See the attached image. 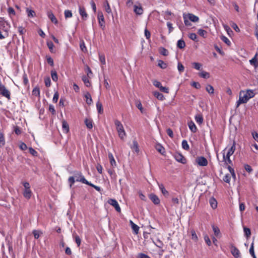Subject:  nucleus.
I'll return each mask as SVG.
<instances>
[{
  "mask_svg": "<svg viewBox=\"0 0 258 258\" xmlns=\"http://www.w3.org/2000/svg\"><path fill=\"white\" fill-rule=\"evenodd\" d=\"M204 240L205 241V242L206 243V244L209 245V246H210L212 244L211 243V241L210 239V238L209 237V236H208V235H205L204 236Z\"/></svg>",
  "mask_w": 258,
  "mask_h": 258,
  "instance_id": "62",
  "label": "nucleus"
},
{
  "mask_svg": "<svg viewBox=\"0 0 258 258\" xmlns=\"http://www.w3.org/2000/svg\"><path fill=\"white\" fill-rule=\"evenodd\" d=\"M23 195L24 197L25 198L27 199V200L30 199L31 198L32 195V192L31 189L30 188L24 189L23 192Z\"/></svg>",
  "mask_w": 258,
  "mask_h": 258,
  "instance_id": "14",
  "label": "nucleus"
},
{
  "mask_svg": "<svg viewBox=\"0 0 258 258\" xmlns=\"http://www.w3.org/2000/svg\"><path fill=\"white\" fill-rule=\"evenodd\" d=\"M186 16L187 17L189 21L193 22H197L199 20V18L198 16L191 13L187 14L186 15Z\"/></svg>",
  "mask_w": 258,
  "mask_h": 258,
  "instance_id": "17",
  "label": "nucleus"
},
{
  "mask_svg": "<svg viewBox=\"0 0 258 258\" xmlns=\"http://www.w3.org/2000/svg\"><path fill=\"white\" fill-rule=\"evenodd\" d=\"M221 39L226 44H227L229 46L230 45L231 42L227 37H226V36H222L221 37Z\"/></svg>",
  "mask_w": 258,
  "mask_h": 258,
  "instance_id": "57",
  "label": "nucleus"
},
{
  "mask_svg": "<svg viewBox=\"0 0 258 258\" xmlns=\"http://www.w3.org/2000/svg\"><path fill=\"white\" fill-rule=\"evenodd\" d=\"M26 13L27 14V16L29 18L34 17L36 15L35 11L29 8L26 9Z\"/></svg>",
  "mask_w": 258,
  "mask_h": 258,
  "instance_id": "29",
  "label": "nucleus"
},
{
  "mask_svg": "<svg viewBox=\"0 0 258 258\" xmlns=\"http://www.w3.org/2000/svg\"><path fill=\"white\" fill-rule=\"evenodd\" d=\"M199 76L204 79H208L210 77V74L209 73L205 71H202L200 74Z\"/></svg>",
  "mask_w": 258,
  "mask_h": 258,
  "instance_id": "44",
  "label": "nucleus"
},
{
  "mask_svg": "<svg viewBox=\"0 0 258 258\" xmlns=\"http://www.w3.org/2000/svg\"><path fill=\"white\" fill-rule=\"evenodd\" d=\"M158 66L161 69H165L167 67V64L162 60H159L158 61Z\"/></svg>",
  "mask_w": 258,
  "mask_h": 258,
  "instance_id": "36",
  "label": "nucleus"
},
{
  "mask_svg": "<svg viewBox=\"0 0 258 258\" xmlns=\"http://www.w3.org/2000/svg\"><path fill=\"white\" fill-rule=\"evenodd\" d=\"M74 177H75V179L76 178V181L81 182L86 184H88V181L85 179L84 175L81 172L76 171H74Z\"/></svg>",
  "mask_w": 258,
  "mask_h": 258,
  "instance_id": "4",
  "label": "nucleus"
},
{
  "mask_svg": "<svg viewBox=\"0 0 258 258\" xmlns=\"http://www.w3.org/2000/svg\"><path fill=\"white\" fill-rule=\"evenodd\" d=\"M177 46L179 48L182 49L185 46V42L182 39H179L177 41Z\"/></svg>",
  "mask_w": 258,
  "mask_h": 258,
  "instance_id": "40",
  "label": "nucleus"
},
{
  "mask_svg": "<svg viewBox=\"0 0 258 258\" xmlns=\"http://www.w3.org/2000/svg\"><path fill=\"white\" fill-rule=\"evenodd\" d=\"M130 223H131V226H132V228L133 229V230H134V231L135 232V233L136 234H137L139 232V227L136 225V224H135L132 221H130Z\"/></svg>",
  "mask_w": 258,
  "mask_h": 258,
  "instance_id": "34",
  "label": "nucleus"
},
{
  "mask_svg": "<svg viewBox=\"0 0 258 258\" xmlns=\"http://www.w3.org/2000/svg\"><path fill=\"white\" fill-rule=\"evenodd\" d=\"M85 123L87 127L89 129H92L93 127V121L91 119L86 118L85 120Z\"/></svg>",
  "mask_w": 258,
  "mask_h": 258,
  "instance_id": "27",
  "label": "nucleus"
},
{
  "mask_svg": "<svg viewBox=\"0 0 258 258\" xmlns=\"http://www.w3.org/2000/svg\"><path fill=\"white\" fill-rule=\"evenodd\" d=\"M131 149L133 151H135L137 153L139 152V145L137 141L134 140L133 141V145L131 146Z\"/></svg>",
  "mask_w": 258,
  "mask_h": 258,
  "instance_id": "19",
  "label": "nucleus"
},
{
  "mask_svg": "<svg viewBox=\"0 0 258 258\" xmlns=\"http://www.w3.org/2000/svg\"><path fill=\"white\" fill-rule=\"evenodd\" d=\"M249 253L253 258H256V256L254 252V246L253 242L250 245V247L249 248Z\"/></svg>",
  "mask_w": 258,
  "mask_h": 258,
  "instance_id": "49",
  "label": "nucleus"
},
{
  "mask_svg": "<svg viewBox=\"0 0 258 258\" xmlns=\"http://www.w3.org/2000/svg\"><path fill=\"white\" fill-rule=\"evenodd\" d=\"M96 108L98 113L102 114L103 113V107L102 103L99 102V101H97L96 103Z\"/></svg>",
  "mask_w": 258,
  "mask_h": 258,
  "instance_id": "35",
  "label": "nucleus"
},
{
  "mask_svg": "<svg viewBox=\"0 0 258 258\" xmlns=\"http://www.w3.org/2000/svg\"><path fill=\"white\" fill-rule=\"evenodd\" d=\"M104 8L106 12L108 14H111L112 13L110 6L107 2L104 5Z\"/></svg>",
  "mask_w": 258,
  "mask_h": 258,
  "instance_id": "50",
  "label": "nucleus"
},
{
  "mask_svg": "<svg viewBox=\"0 0 258 258\" xmlns=\"http://www.w3.org/2000/svg\"><path fill=\"white\" fill-rule=\"evenodd\" d=\"M230 248L231 252L235 258H241L239 250L233 244H230Z\"/></svg>",
  "mask_w": 258,
  "mask_h": 258,
  "instance_id": "7",
  "label": "nucleus"
},
{
  "mask_svg": "<svg viewBox=\"0 0 258 258\" xmlns=\"http://www.w3.org/2000/svg\"><path fill=\"white\" fill-rule=\"evenodd\" d=\"M212 228L215 236L218 237L219 235H220V230L217 226L213 224L212 225Z\"/></svg>",
  "mask_w": 258,
  "mask_h": 258,
  "instance_id": "26",
  "label": "nucleus"
},
{
  "mask_svg": "<svg viewBox=\"0 0 258 258\" xmlns=\"http://www.w3.org/2000/svg\"><path fill=\"white\" fill-rule=\"evenodd\" d=\"M47 63L51 67L54 66L53 59L49 55L46 56Z\"/></svg>",
  "mask_w": 258,
  "mask_h": 258,
  "instance_id": "48",
  "label": "nucleus"
},
{
  "mask_svg": "<svg viewBox=\"0 0 258 258\" xmlns=\"http://www.w3.org/2000/svg\"><path fill=\"white\" fill-rule=\"evenodd\" d=\"M8 13L10 17L14 16L16 15V12L14 10V9L12 7H9L8 9Z\"/></svg>",
  "mask_w": 258,
  "mask_h": 258,
  "instance_id": "45",
  "label": "nucleus"
},
{
  "mask_svg": "<svg viewBox=\"0 0 258 258\" xmlns=\"http://www.w3.org/2000/svg\"><path fill=\"white\" fill-rule=\"evenodd\" d=\"M108 158L110 160V163L111 166H116V162L115 161V159L113 157V156L111 153H108Z\"/></svg>",
  "mask_w": 258,
  "mask_h": 258,
  "instance_id": "33",
  "label": "nucleus"
},
{
  "mask_svg": "<svg viewBox=\"0 0 258 258\" xmlns=\"http://www.w3.org/2000/svg\"><path fill=\"white\" fill-rule=\"evenodd\" d=\"M188 37L192 40H194L195 41H198L197 39V36L196 33H189L188 35Z\"/></svg>",
  "mask_w": 258,
  "mask_h": 258,
  "instance_id": "53",
  "label": "nucleus"
},
{
  "mask_svg": "<svg viewBox=\"0 0 258 258\" xmlns=\"http://www.w3.org/2000/svg\"><path fill=\"white\" fill-rule=\"evenodd\" d=\"M177 69L180 74L183 72L184 67V66L179 62H178L177 64Z\"/></svg>",
  "mask_w": 258,
  "mask_h": 258,
  "instance_id": "56",
  "label": "nucleus"
},
{
  "mask_svg": "<svg viewBox=\"0 0 258 258\" xmlns=\"http://www.w3.org/2000/svg\"><path fill=\"white\" fill-rule=\"evenodd\" d=\"M108 203L110 205L114 207L117 212H120V211H121L120 207L116 200L110 199L108 200Z\"/></svg>",
  "mask_w": 258,
  "mask_h": 258,
  "instance_id": "9",
  "label": "nucleus"
},
{
  "mask_svg": "<svg viewBox=\"0 0 258 258\" xmlns=\"http://www.w3.org/2000/svg\"><path fill=\"white\" fill-rule=\"evenodd\" d=\"M114 124L116 126V131L117 132L119 137L121 140H123L126 136V133L124 130L123 125L120 121L117 119L114 120Z\"/></svg>",
  "mask_w": 258,
  "mask_h": 258,
  "instance_id": "3",
  "label": "nucleus"
},
{
  "mask_svg": "<svg viewBox=\"0 0 258 258\" xmlns=\"http://www.w3.org/2000/svg\"><path fill=\"white\" fill-rule=\"evenodd\" d=\"M188 126L191 132L195 133L197 131V126L193 121H190V122H189L188 123Z\"/></svg>",
  "mask_w": 258,
  "mask_h": 258,
  "instance_id": "22",
  "label": "nucleus"
},
{
  "mask_svg": "<svg viewBox=\"0 0 258 258\" xmlns=\"http://www.w3.org/2000/svg\"><path fill=\"white\" fill-rule=\"evenodd\" d=\"M84 97L86 98L87 104L90 105L92 103V99L90 93L88 92H86L84 95Z\"/></svg>",
  "mask_w": 258,
  "mask_h": 258,
  "instance_id": "23",
  "label": "nucleus"
},
{
  "mask_svg": "<svg viewBox=\"0 0 258 258\" xmlns=\"http://www.w3.org/2000/svg\"><path fill=\"white\" fill-rule=\"evenodd\" d=\"M206 91L210 94H213L214 92V89L211 85H207L206 87Z\"/></svg>",
  "mask_w": 258,
  "mask_h": 258,
  "instance_id": "37",
  "label": "nucleus"
},
{
  "mask_svg": "<svg viewBox=\"0 0 258 258\" xmlns=\"http://www.w3.org/2000/svg\"><path fill=\"white\" fill-rule=\"evenodd\" d=\"M29 153L32 155L33 156H37L38 155V153L36 151H35L33 148H32V147H29Z\"/></svg>",
  "mask_w": 258,
  "mask_h": 258,
  "instance_id": "58",
  "label": "nucleus"
},
{
  "mask_svg": "<svg viewBox=\"0 0 258 258\" xmlns=\"http://www.w3.org/2000/svg\"><path fill=\"white\" fill-rule=\"evenodd\" d=\"M134 11L135 13L137 15H142L143 13V10L141 7H139L138 6H134Z\"/></svg>",
  "mask_w": 258,
  "mask_h": 258,
  "instance_id": "24",
  "label": "nucleus"
},
{
  "mask_svg": "<svg viewBox=\"0 0 258 258\" xmlns=\"http://www.w3.org/2000/svg\"><path fill=\"white\" fill-rule=\"evenodd\" d=\"M153 85H154L155 87H156L158 88L159 89H160V88L162 87V84H161V83L159 81H157V80H154V81L153 82Z\"/></svg>",
  "mask_w": 258,
  "mask_h": 258,
  "instance_id": "64",
  "label": "nucleus"
},
{
  "mask_svg": "<svg viewBox=\"0 0 258 258\" xmlns=\"http://www.w3.org/2000/svg\"><path fill=\"white\" fill-rule=\"evenodd\" d=\"M62 127L63 133H68L69 132V125L68 122L63 120L62 121Z\"/></svg>",
  "mask_w": 258,
  "mask_h": 258,
  "instance_id": "21",
  "label": "nucleus"
},
{
  "mask_svg": "<svg viewBox=\"0 0 258 258\" xmlns=\"http://www.w3.org/2000/svg\"><path fill=\"white\" fill-rule=\"evenodd\" d=\"M190 233L191 239L195 242L198 241L199 239L195 230L194 229L191 230Z\"/></svg>",
  "mask_w": 258,
  "mask_h": 258,
  "instance_id": "32",
  "label": "nucleus"
},
{
  "mask_svg": "<svg viewBox=\"0 0 258 258\" xmlns=\"http://www.w3.org/2000/svg\"><path fill=\"white\" fill-rule=\"evenodd\" d=\"M73 238L75 240L76 244H77L78 247H79L81 243V239L80 238L79 236H78V235H77L76 234H73Z\"/></svg>",
  "mask_w": 258,
  "mask_h": 258,
  "instance_id": "28",
  "label": "nucleus"
},
{
  "mask_svg": "<svg viewBox=\"0 0 258 258\" xmlns=\"http://www.w3.org/2000/svg\"><path fill=\"white\" fill-rule=\"evenodd\" d=\"M156 150L162 155H164L165 153V148L160 144H156L155 146Z\"/></svg>",
  "mask_w": 258,
  "mask_h": 258,
  "instance_id": "20",
  "label": "nucleus"
},
{
  "mask_svg": "<svg viewBox=\"0 0 258 258\" xmlns=\"http://www.w3.org/2000/svg\"><path fill=\"white\" fill-rule=\"evenodd\" d=\"M210 204L213 209H216L217 207V202L214 198H211L210 200Z\"/></svg>",
  "mask_w": 258,
  "mask_h": 258,
  "instance_id": "38",
  "label": "nucleus"
},
{
  "mask_svg": "<svg viewBox=\"0 0 258 258\" xmlns=\"http://www.w3.org/2000/svg\"><path fill=\"white\" fill-rule=\"evenodd\" d=\"M0 94L8 99H10V92L2 84H0Z\"/></svg>",
  "mask_w": 258,
  "mask_h": 258,
  "instance_id": "5",
  "label": "nucleus"
},
{
  "mask_svg": "<svg viewBox=\"0 0 258 258\" xmlns=\"http://www.w3.org/2000/svg\"><path fill=\"white\" fill-rule=\"evenodd\" d=\"M47 45L48 48L49 49L50 52H53V47H54L53 43L51 41L48 42H47Z\"/></svg>",
  "mask_w": 258,
  "mask_h": 258,
  "instance_id": "63",
  "label": "nucleus"
},
{
  "mask_svg": "<svg viewBox=\"0 0 258 258\" xmlns=\"http://www.w3.org/2000/svg\"><path fill=\"white\" fill-rule=\"evenodd\" d=\"M192 65L197 70H200L202 66V64L199 62H192Z\"/></svg>",
  "mask_w": 258,
  "mask_h": 258,
  "instance_id": "51",
  "label": "nucleus"
},
{
  "mask_svg": "<svg viewBox=\"0 0 258 258\" xmlns=\"http://www.w3.org/2000/svg\"><path fill=\"white\" fill-rule=\"evenodd\" d=\"M47 15L48 18L51 21V22L55 24H57L58 21L52 11H49L47 13Z\"/></svg>",
  "mask_w": 258,
  "mask_h": 258,
  "instance_id": "12",
  "label": "nucleus"
},
{
  "mask_svg": "<svg viewBox=\"0 0 258 258\" xmlns=\"http://www.w3.org/2000/svg\"><path fill=\"white\" fill-rule=\"evenodd\" d=\"M195 119L199 124H201L203 122V117L201 114H197L195 116Z\"/></svg>",
  "mask_w": 258,
  "mask_h": 258,
  "instance_id": "30",
  "label": "nucleus"
},
{
  "mask_svg": "<svg viewBox=\"0 0 258 258\" xmlns=\"http://www.w3.org/2000/svg\"><path fill=\"white\" fill-rule=\"evenodd\" d=\"M173 157L175 160L178 162L181 163L182 164H185L186 162V159L184 157V156L180 153L176 152L174 154Z\"/></svg>",
  "mask_w": 258,
  "mask_h": 258,
  "instance_id": "6",
  "label": "nucleus"
},
{
  "mask_svg": "<svg viewBox=\"0 0 258 258\" xmlns=\"http://www.w3.org/2000/svg\"><path fill=\"white\" fill-rule=\"evenodd\" d=\"M227 149V148H226L224 150L222 151L223 153V161L225 162V163L226 164H232V161L230 159V156H228L227 155H225L224 151Z\"/></svg>",
  "mask_w": 258,
  "mask_h": 258,
  "instance_id": "13",
  "label": "nucleus"
},
{
  "mask_svg": "<svg viewBox=\"0 0 258 258\" xmlns=\"http://www.w3.org/2000/svg\"><path fill=\"white\" fill-rule=\"evenodd\" d=\"M82 80L86 87H89L91 86V83L88 76L85 75L83 76Z\"/></svg>",
  "mask_w": 258,
  "mask_h": 258,
  "instance_id": "25",
  "label": "nucleus"
},
{
  "mask_svg": "<svg viewBox=\"0 0 258 258\" xmlns=\"http://www.w3.org/2000/svg\"><path fill=\"white\" fill-rule=\"evenodd\" d=\"M64 17H65L66 19L70 18L72 17V12L68 10L64 11Z\"/></svg>",
  "mask_w": 258,
  "mask_h": 258,
  "instance_id": "52",
  "label": "nucleus"
},
{
  "mask_svg": "<svg viewBox=\"0 0 258 258\" xmlns=\"http://www.w3.org/2000/svg\"><path fill=\"white\" fill-rule=\"evenodd\" d=\"M183 18L184 23L185 25H186L187 26H191V23H190V21H189V20L186 16V14H183Z\"/></svg>",
  "mask_w": 258,
  "mask_h": 258,
  "instance_id": "43",
  "label": "nucleus"
},
{
  "mask_svg": "<svg viewBox=\"0 0 258 258\" xmlns=\"http://www.w3.org/2000/svg\"><path fill=\"white\" fill-rule=\"evenodd\" d=\"M5 145V139L4 134L3 133H0V147H2Z\"/></svg>",
  "mask_w": 258,
  "mask_h": 258,
  "instance_id": "42",
  "label": "nucleus"
},
{
  "mask_svg": "<svg viewBox=\"0 0 258 258\" xmlns=\"http://www.w3.org/2000/svg\"><path fill=\"white\" fill-rule=\"evenodd\" d=\"M149 199L155 205H159L160 203V200L158 197L154 194H151L149 195Z\"/></svg>",
  "mask_w": 258,
  "mask_h": 258,
  "instance_id": "11",
  "label": "nucleus"
},
{
  "mask_svg": "<svg viewBox=\"0 0 258 258\" xmlns=\"http://www.w3.org/2000/svg\"><path fill=\"white\" fill-rule=\"evenodd\" d=\"M79 14L85 20L88 17V14H87L85 9L84 7H79Z\"/></svg>",
  "mask_w": 258,
  "mask_h": 258,
  "instance_id": "18",
  "label": "nucleus"
},
{
  "mask_svg": "<svg viewBox=\"0 0 258 258\" xmlns=\"http://www.w3.org/2000/svg\"><path fill=\"white\" fill-rule=\"evenodd\" d=\"M99 60L101 62V64L103 65H105L106 63L105 61V57L104 54H99Z\"/></svg>",
  "mask_w": 258,
  "mask_h": 258,
  "instance_id": "54",
  "label": "nucleus"
},
{
  "mask_svg": "<svg viewBox=\"0 0 258 258\" xmlns=\"http://www.w3.org/2000/svg\"><path fill=\"white\" fill-rule=\"evenodd\" d=\"M198 34L200 36H201L204 38H205L206 37L207 32H206V31H205L204 29H200L198 30Z\"/></svg>",
  "mask_w": 258,
  "mask_h": 258,
  "instance_id": "46",
  "label": "nucleus"
},
{
  "mask_svg": "<svg viewBox=\"0 0 258 258\" xmlns=\"http://www.w3.org/2000/svg\"><path fill=\"white\" fill-rule=\"evenodd\" d=\"M98 23L100 27L102 29H104L105 25V20L103 14L102 12H100L98 13Z\"/></svg>",
  "mask_w": 258,
  "mask_h": 258,
  "instance_id": "8",
  "label": "nucleus"
},
{
  "mask_svg": "<svg viewBox=\"0 0 258 258\" xmlns=\"http://www.w3.org/2000/svg\"><path fill=\"white\" fill-rule=\"evenodd\" d=\"M223 180L224 182L229 183L231 180V176H230V174H226L224 176Z\"/></svg>",
  "mask_w": 258,
  "mask_h": 258,
  "instance_id": "55",
  "label": "nucleus"
},
{
  "mask_svg": "<svg viewBox=\"0 0 258 258\" xmlns=\"http://www.w3.org/2000/svg\"><path fill=\"white\" fill-rule=\"evenodd\" d=\"M196 162L201 166H206L208 165L207 159L203 156L198 157L196 159Z\"/></svg>",
  "mask_w": 258,
  "mask_h": 258,
  "instance_id": "10",
  "label": "nucleus"
},
{
  "mask_svg": "<svg viewBox=\"0 0 258 258\" xmlns=\"http://www.w3.org/2000/svg\"><path fill=\"white\" fill-rule=\"evenodd\" d=\"M235 149H236V143L235 141H233L232 146L230 147V148L229 149H228L226 155L228 156H231L234 153Z\"/></svg>",
  "mask_w": 258,
  "mask_h": 258,
  "instance_id": "15",
  "label": "nucleus"
},
{
  "mask_svg": "<svg viewBox=\"0 0 258 258\" xmlns=\"http://www.w3.org/2000/svg\"><path fill=\"white\" fill-rule=\"evenodd\" d=\"M9 23L4 19H0V39H4L9 36Z\"/></svg>",
  "mask_w": 258,
  "mask_h": 258,
  "instance_id": "1",
  "label": "nucleus"
},
{
  "mask_svg": "<svg viewBox=\"0 0 258 258\" xmlns=\"http://www.w3.org/2000/svg\"><path fill=\"white\" fill-rule=\"evenodd\" d=\"M243 230H244V234L247 237H249L250 235L251 232H250V230L249 228L244 227L243 229Z\"/></svg>",
  "mask_w": 258,
  "mask_h": 258,
  "instance_id": "59",
  "label": "nucleus"
},
{
  "mask_svg": "<svg viewBox=\"0 0 258 258\" xmlns=\"http://www.w3.org/2000/svg\"><path fill=\"white\" fill-rule=\"evenodd\" d=\"M159 188L162 194L166 197L169 196V192L165 189L164 185L162 184H158Z\"/></svg>",
  "mask_w": 258,
  "mask_h": 258,
  "instance_id": "16",
  "label": "nucleus"
},
{
  "mask_svg": "<svg viewBox=\"0 0 258 258\" xmlns=\"http://www.w3.org/2000/svg\"><path fill=\"white\" fill-rule=\"evenodd\" d=\"M51 76L52 80L54 82H56L58 80L57 74L55 71L52 70L51 71Z\"/></svg>",
  "mask_w": 258,
  "mask_h": 258,
  "instance_id": "41",
  "label": "nucleus"
},
{
  "mask_svg": "<svg viewBox=\"0 0 258 258\" xmlns=\"http://www.w3.org/2000/svg\"><path fill=\"white\" fill-rule=\"evenodd\" d=\"M240 96L247 103L248 101L255 96V93L253 90L247 89L246 91H241L239 93Z\"/></svg>",
  "mask_w": 258,
  "mask_h": 258,
  "instance_id": "2",
  "label": "nucleus"
},
{
  "mask_svg": "<svg viewBox=\"0 0 258 258\" xmlns=\"http://www.w3.org/2000/svg\"><path fill=\"white\" fill-rule=\"evenodd\" d=\"M256 55H257V54H256L255 55V56L253 58H252L251 59H250L249 60V62H250V64L253 65L255 67L257 66V65H256L257 60H256Z\"/></svg>",
  "mask_w": 258,
  "mask_h": 258,
  "instance_id": "61",
  "label": "nucleus"
},
{
  "mask_svg": "<svg viewBox=\"0 0 258 258\" xmlns=\"http://www.w3.org/2000/svg\"><path fill=\"white\" fill-rule=\"evenodd\" d=\"M182 147L183 149L185 150H188L189 149L188 143L186 140H183L182 142Z\"/></svg>",
  "mask_w": 258,
  "mask_h": 258,
  "instance_id": "47",
  "label": "nucleus"
},
{
  "mask_svg": "<svg viewBox=\"0 0 258 258\" xmlns=\"http://www.w3.org/2000/svg\"><path fill=\"white\" fill-rule=\"evenodd\" d=\"M108 173L110 175L111 178H113L114 179H116V175L115 173L113 170H111V169L108 170Z\"/></svg>",
  "mask_w": 258,
  "mask_h": 258,
  "instance_id": "60",
  "label": "nucleus"
},
{
  "mask_svg": "<svg viewBox=\"0 0 258 258\" xmlns=\"http://www.w3.org/2000/svg\"><path fill=\"white\" fill-rule=\"evenodd\" d=\"M153 94L155 97L160 100H163L164 99V95L158 91H155Z\"/></svg>",
  "mask_w": 258,
  "mask_h": 258,
  "instance_id": "31",
  "label": "nucleus"
},
{
  "mask_svg": "<svg viewBox=\"0 0 258 258\" xmlns=\"http://www.w3.org/2000/svg\"><path fill=\"white\" fill-rule=\"evenodd\" d=\"M159 53L163 56H167L168 55V50L164 47H161L159 48Z\"/></svg>",
  "mask_w": 258,
  "mask_h": 258,
  "instance_id": "39",
  "label": "nucleus"
}]
</instances>
